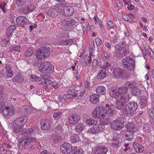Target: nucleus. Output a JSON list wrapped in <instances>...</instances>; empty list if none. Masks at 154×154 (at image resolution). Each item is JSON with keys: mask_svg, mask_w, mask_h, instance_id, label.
<instances>
[{"mask_svg": "<svg viewBox=\"0 0 154 154\" xmlns=\"http://www.w3.org/2000/svg\"><path fill=\"white\" fill-rule=\"evenodd\" d=\"M106 70L103 69L100 71L99 73L97 76V78L99 80L102 79L106 77Z\"/></svg>", "mask_w": 154, "mask_h": 154, "instance_id": "obj_30", "label": "nucleus"}, {"mask_svg": "<svg viewBox=\"0 0 154 154\" xmlns=\"http://www.w3.org/2000/svg\"><path fill=\"white\" fill-rule=\"evenodd\" d=\"M69 26H67L66 28V30L67 31H71L76 23V21L74 20L69 19Z\"/></svg>", "mask_w": 154, "mask_h": 154, "instance_id": "obj_32", "label": "nucleus"}, {"mask_svg": "<svg viewBox=\"0 0 154 154\" xmlns=\"http://www.w3.org/2000/svg\"><path fill=\"white\" fill-rule=\"evenodd\" d=\"M125 119L124 117H120L117 119L113 121L110 124L111 128L114 130H120L124 127V123L125 122Z\"/></svg>", "mask_w": 154, "mask_h": 154, "instance_id": "obj_3", "label": "nucleus"}, {"mask_svg": "<svg viewBox=\"0 0 154 154\" xmlns=\"http://www.w3.org/2000/svg\"><path fill=\"white\" fill-rule=\"evenodd\" d=\"M49 76L48 75H45L43 77H42V84L44 85H49L52 83V81L49 80Z\"/></svg>", "mask_w": 154, "mask_h": 154, "instance_id": "obj_24", "label": "nucleus"}, {"mask_svg": "<svg viewBox=\"0 0 154 154\" xmlns=\"http://www.w3.org/2000/svg\"><path fill=\"white\" fill-rule=\"evenodd\" d=\"M86 123L88 125H96L97 123V121L93 118H90L87 119L85 121Z\"/></svg>", "mask_w": 154, "mask_h": 154, "instance_id": "obj_39", "label": "nucleus"}, {"mask_svg": "<svg viewBox=\"0 0 154 154\" xmlns=\"http://www.w3.org/2000/svg\"><path fill=\"white\" fill-rule=\"evenodd\" d=\"M147 53L148 54L150 57H153L154 55V53L151 49L149 47H148L147 48Z\"/></svg>", "mask_w": 154, "mask_h": 154, "instance_id": "obj_53", "label": "nucleus"}, {"mask_svg": "<svg viewBox=\"0 0 154 154\" xmlns=\"http://www.w3.org/2000/svg\"><path fill=\"white\" fill-rule=\"evenodd\" d=\"M31 79L35 81L38 84H42V77L41 78H39L35 75H32Z\"/></svg>", "mask_w": 154, "mask_h": 154, "instance_id": "obj_44", "label": "nucleus"}, {"mask_svg": "<svg viewBox=\"0 0 154 154\" xmlns=\"http://www.w3.org/2000/svg\"><path fill=\"white\" fill-rule=\"evenodd\" d=\"M80 120V116L78 115L74 114L71 115L69 118V122L72 125L76 124Z\"/></svg>", "mask_w": 154, "mask_h": 154, "instance_id": "obj_14", "label": "nucleus"}, {"mask_svg": "<svg viewBox=\"0 0 154 154\" xmlns=\"http://www.w3.org/2000/svg\"><path fill=\"white\" fill-rule=\"evenodd\" d=\"M126 85L127 86H128L130 88H132L135 87V85L134 83L132 82L128 81L126 83Z\"/></svg>", "mask_w": 154, "mask_h": 154, "instance_id": "obj_52", "label": "nucleus"}, {"mask_svg": "<svg viewBox=\"0 0 154 154\" xmlns=\"http://www.w3.org/2000/svg\"><path fill=\"white\" fill-rule=\"evenodd\" d=\"M103 126L104 127V125H100V126L96 125L95 127L96 129V131L97 133H98L100 131H102Z\"/></svg>", "mask_w": 154, "mask_h": 154, "instance_id": "obj_57", "label": "nucleus"}, {"mask_svg": "<svg viewBox=\"0 0 154 154\" xmlns=\"http://www.w3.org/2000/svg\"><path fill=\"white\" fill-rule=\"evenodd\" d=\"M134 137V133L129 131L125 132V139L128 141H132Z\"/></svg>", "mask_w": 154, "mask_h": 154, "instance_id": "obj_22", "label": "nucleus"}, {"mask_svg": "<svg viewBox=\"0 0 154 154\" xmlns=\"http://www.w3.org/2000/svg\"><path fill=\"white\" fill-rule=\"evenodd\" d=\"M70 141L72 143H74L78 142L79 140V136L76 134H74L70 137Z\"/></svg>", "mask_w": 154, "mask_h": 154, "instance_id": "obj_34", "label": "nucleus"}, {"mask_svg": "<svg viewBox=\"0 0 154 154\" xmlns=\"http://www.w3.org/2000/svg\"><path fill=\"white\" fill-rule=\"evenodd\" d=\"M94 20L95 22L96 25H97V23L100 28L102 29L103 28V26L102 24L101 21L97 16H94Z\"/></svg>", "mask_w": 154, "mask_h": 154, "instance_id": "obj_37", "label": "nucleus"}, {"mask_svg": "<svg viewBox=\"0 0 154 154\" xmlns=\"http://www.w3.org/2000/svg\"><path fill=\"white\" fill-rule=\"evenodd\" d=\"M62 113L60 111H55L53 115V117L55 119L57 120L61 116Z\"/></svg>", "mask_w": 154, "mask_h": 154, "instance_id": "obj_42", "label": "nucleus"}, {"mask_svg": "<svg viewBox=\"0 0 154 154\" xmlns=\"http://www.w3.org/2000/svg\"><path fill=\"white\" fill-rule=\"evenodd\" d=\"M7 106H6L4 102H0V112L4 113V110L6 109Z\"/></svg>", "mask_w": 154, "mask_h": 154, "instance_id": "obj_43", "label": "nucleus"}, {"mask_svg": "<svg viewBox=\"0 0 154 154\" xmlns=\"http://www.w3.org/2000/svg\"><path fill=\"white\" fill-rule=\"evenodd\" d=\"M11 69V66L9 64H6L5 66V69L6 70V72L12 71Z\"/></svg>", "mask_w": 154, "mask_h": 154, "instance_id": "obj_62", "label": "nucleus"}, {"mask_svg": "<svg viewBox=\"0 0 154 154\" xmlns=\"http://www.w3.org/2000/svg\"><path fill=\"white\" fill-rule=\"evenodd\" d=\"M96 91L98 94L103 95L106 93V88L103 86H99L97 88Z\"/></svg>", "mask_w": 154, "mask_h": 154, "instance_id": "obj_35", "label": "nucleus"}, {"mask_svg": "<svg viewBox=\"0 0 154 154\" xmlns=\"http://www.w3.org/2000/svg\"><path fill=\"white\" fill-rule=\"evenodd\" d=\"M6 74L7 77L11 78L13 76V73L12 71H10L6 72Z\"/></svg>", "mask_w": 154, "mask_h": 154, "instance_id": "obj_63", "label": "nucleus"}, {"mask_svg": "<svg viewBox=\"0 0 154 154\" xmlns=\"http://www.w3.org/2000/svg\"><path fill=\"white\" fill-rule=\"evenodd\" d=\"M139 99L140 101V104L141 108H144L147 103V97L144 96H141L139 97Z\"/></svg>", "mask_w": 154, "mask_h": 154, "instance_id": "obj_28", "label": "nucleus"}, {"mask_svg": "<svg viewBox=\"0 0 154 154\" xmlns=\"http://www.w3.org/2000/svg\"><path fill=\"white\" fill-rule=\"evenodd\" d=\"M12 51H15L17 52H20L21 51V47L19 46H16L11 48Z\"/></svg>", "mask_w": 154, "mask_h": 154, "instance_id": "obj_54", "label": "nucleus"}, {"mask_svg": "<svg viewBox=\"0 0 154 154\" xmlns=\"http://www.w3.org/2000/svg\"><path fill=\"white\" fill-rule=\"evenodd\" d=\"M95 47L94 41L91 42L90 46V51L91 54H92V53L93 52L94 50Z\"/></svg>", "mask_w": 154, "mask_h": 154, "instance_id": "obj_49", "label": "nucleus"}, {"mask_svg": "<svg viewBox=\"0 0 154 154\" xmlns=\"http://www.w3.org/2000/svg\"><path fill=\"white\" fill-rule=\"evenodd\" d=\"M75 90L73 89H72L68 90V94L72 96V97H76L77 96V94L75 93Z\"/></svg>", "mask_w": 154, "mask_h": 154, "instance_id": "obj_45", "label": "nucleus"}, {"mask_svg": "<svg viewBox=\"0 0 154 154\" xmlns=\"http://www.w3.org/2000/svg\"><path fill=\"white\" fill-rule=\"evenodd\" d=\"M115 107L114 105L111 104L110 105L106 104L105 107L106 115V114L108 116H111L112 115L113 111Z\"/></svg>", "mask_w": 154, "mask_h": 154, "instance_id": "obj_16", "label": "nucleus"}, {"mask_svg": "<svg viewBox=\"0 0 154 154\" xmlns=\"http://www.w3.org/2000/svg\"><path fill=\"white\" fill-rule=\"evenodd\" d=\"M108 151L107 148L102 146H97L94 150L95 154H106Z\"/></svg>", "mask_w": 154, "mask_h": 154, "instance_id": "obj_15", "label": "nucleus"}, {"mask_svg": "<svg viewBox=\"0 0 154 154\" xmlns=\"http://www.w3.org/2000/svg\"><path fill=\"white\" fill-rule=\"evenodd\" d=\"M129 144L128 143H125L124 145V146L125 147V149H124L123 151L126 152L127 150H130L131 149L130 147L129 146Z\"/></svg>", "mask_w": 154, "mask_h": 154, "instance_id": "obj_61", "label": "nucleus"}, {"mask_svg": "<svg viewBox=\"0 0 154 154\" xmlns=\"http://www.w3.org/2000/svg\"><path fill=\"white\" fill-rule=\"evenodd\" d=\"M16 29L15 26H11L8 28L6 31L7 36L8 37L10 36L12 34L13 31Z\"/></svg>", "mask_w": 154, "mask_h": 154, "instance_id": "obj_31", "label": "nucleus"}, {"mask_svg": "<svg viewBox=\"0 0 154 154\" xmlns=\"http://www.w3.org/2000/svg\"><path fill=\"white\" fill-rule=\"evenodd\" d=\"M26 0H16V3L17 6H21L25 3Z\"/></svg>", "mask_w": 154, "mask_h": 154, "instance_id": "obj_50", "label": "nucleus"}, {"mask_svg": "<svg viewBox=\"0 0 154 154\" xmlns=\"http://www.w3.org/2000/svg\"><path fill=\"white\" fill-rule=\"evenodd\" d=\"M122 46L119 45H116L115 47L116 52L115 53V55L118 57H123V54H121L122 52Z\"/></svg>", "mask_w": 154, "mask_h": 154, "instance_id": "obj_20", "label": "nucleus"}, {"mask_svg": "<svg viewBox=\"0 0 154 154\" xmlns=\"http://www.w3.org/2000/svg\"><path fill=\"white\" fill-rule=\"evenodd\" d=\"M7 5V4L5 2H3L2 4H0V7L3 10L4 12L5 11V10L7 9L6 8V6Z\"/></svg>", "mask_w": 154, "mask_h": 154, "instance_id": "obj_55", "label": "nucleus"}, {"mask_svg": "<svg viewBox=\"0 0 154 154\" xmlns=\"http://www.w3.org/2000/svg\"><path fill=\"white\" fill-rule=\"evenodd\" d=\"M28 117L26 116H22L16 119L14 121L15 124L19 125L21 127L24 126L28 120Z\"/></svg>", "mask_w": 154, "mask_h": 154, "instance_id": "obj_13", "label": "nucleus"}, {"mask_svg": "<svg viewBox=\"0 0 154 154\" xmlns=\"http://www.w3.org/2000/svg\"><path fill=\"white\" fill-rule=\"evenodd\" d=\"M84 124L82 123L78 124L75 128V131L78 133L81 132L84 128Z\"/></svg>", "mask_w": 154, "mask_h": 154, "instance_id": "obj_38", "label": "nucleus"}, {"mask_svg": "<svg viewBox=\"0 0 154 154\" xmlns=\"http://www.w3.org/2000/svg\"><path fill=\"white\" fill-rule=\"evenodd\" d=\"M131 97L129 94H125L121 95L119 98V101L125 103L129 101Z\"/></svg>", "mask_w": 154, "mask_h": 154, "instance_id": "obj_27", "label": "nucleus"}, {"mask_svg": "<svg viewBox=\"0 0 154 154\" xmlns=\"http://www.w3.org/2000/svg\"><path fill=\"white\" fill-rule=\"evenodd\" d=\"M102 56L104 60H108L109 57V54L106 52H103L102 53Z\"/></svg>", "mask_w": 154, "mask_h": 154, "instance_id": "obj_48", "label": "nucleus"}, {"mask_svg": "<svg viewBox=\"0 0 154 154\" xmlns=\"http://www.w3.org/2000/svg\"><path fill=\"white\" fill-rule=\"evenodd\" d=\"M105 107L102 106H98L96 108L93 112V116L95 118L103 119L106 116Z\"/></svg>", "mask_w": 154, "mask_h": 154, "instance_id": "obj_7", "label": "nucleus"}, {"mask_svg": "<svg viewBox=\"0 0 154 154\" xmlns=\"http://www.w3.org/2000/svg\"><path fill=\"white\" fill-rule=\"evenodd\" d=\"M110 95L112 98L116 99L119 97L120 94L118 89L112 88L109 93Z\"/></svg>", "mask_w": 154, "mask_h": 154, "instance_id": "obj_26", "label": "nucleus"}, {"mask_svg": "<svg viewBox=\"0 0 154 154\" xmlns=\"http://www.w3.org/2000/svg\"><path fill=\"white\" fill-rule=\"evenodd\" d=\"M50 54L49 48L43 47L38 50L36 57L38 60H42L44 58L48 57Z\"/></svg>", "mask_w": 154, "mask_h": 154, "instance_id": "obj_5", "label": "nucleus"}, {"mask_svg": "<svg viewBox=\"0 0 154 154\" xmlns=\"http://www.w3.org/2000/svg\"><path fill=\"white\" fill-rule=\"evenodd\" d=\"M131 92L134 96H137L141 93V91L137 88L135 87L132 88Z\"/></svg>", "mask_w": 154, "mask_h": 154, "instance_id": "obj_36", "label": "nucleus"}, {"mask_svg": "<svg viewBox=\"0 0 154 154\" xmlns=\"http://www.w3.org/2000/svg\"><path fill=\"white\" fill-rule=\"evenodd\" d=\"M144 150V148L142 146L140 145L138 146V148H137V151H136V152H142Z\"/></svg>", "mask_w": 154, "mask_h": 154, "instance_id": "obj_59", "label": "nucleus"}, {"mask_svg": "<svg viewBox=\"0 0 154 154\" xmlns=\"http://www.w3.org/2000/svg\"><path fill=\"white\" fill-rule=\"evenodd\" d=\"M24 80L23 75L20 73L17 74L12 78V81L14 82H22Z\"/></svg>", "mask_w": 154, "mask_h": 154, "instance_id": "obj_21", "label": "nucleus"}, {"mask_svg": "<svg viewBox=\"0 0 154 154\" xmlns=\"http://www.w3.org/2000/svg\"><path fill=\"white\" fill-rule=\"evenodd\" d=\"M83 150L82 149L77 146H73L72 149V154H83Z\"/></svg>", "mask_w": 154, "mask_h": 154, "instance_id": "obj_29", "label": "nucleus"}, {"mask_svg": "<svg viewBox=\"0 0 154 154\" xmlns=\"http://www.w3.org/2000/svg\"><path fill=\"white\" fill-rule=\"evenodd\" d=\"M25 14H28L30 12L27 6L23 8L21 10Z\"/></svg>", "mask_w": 154, "mask_h": 154, "instance_id": "obj_58", "label": "nucleus"}, {"mask_svg": "<svg viewBox=\"0 0 154 154\" xmlns=\"http://www.w3.org/2000/svg\"><path fill=\"white\" fill-rule=\"evenodd\" d=\"M99 96L97 94L91 95L90 97V100L93 104H96L98 103L99 101Z\"/></svg>", "mask_w": 154, "mask_h": 154, "instance_id": "obj_23", "label": "nucleus"}, {"mask_svg": "<svg viewBox=\"0 0 154 154\" xmlns=\"http://www.w3.org/2000/svg\"><path fill=\"white\" fill-rule=\"evenodd\" d=\"M112 143L111 146L114 148H119L121 145L122 140L119 138H117L114 136L111 140Z\"/></svg>", "mask_w": 154, "mask_h": 154, "instance_id": "obj_12", "label": "nucleus"}, {"mask_svg": "<svg viewBox=\"0 0 154 154\" xmlns=\"http://www.w3.org/2000/svg\"><path fill=\"white\" fill-rule=\"evenodd\" d=\"M41 129L44 130H48L51 128L50 125L52 123L51 119H46L42 120L41 122Z\"/></svg>", "mask_w": 154, "mask_h": 154, "instance_id": "obj_11", "label": "nucleus"}, {"mask_svg": "<svg viewBox=\"0 0 154 154\" xmlns=\"http://www.w3.org/2000/svg\"><path fill=\"white\" fill-rule=\"evenodd\" d=\"M128 109L127 108L123 112L128 117H131L134 115L132 112L136 111L138 108L137 104L134 102L130 101L127 105Z\"/></svg>", "mask_w": 154, "mask_h": 154, "instance_id": "obj_4", "label": "nucleus"}, {"mask_svg": "<svg viewBox=\"0 0 154 154\" xmlns=\"http://www.w3.org/2000/svg\"><path fill=\"white\" fill-rule=\"evenodd\" d=\"M73 146L68 143L63 144L60 146V149L61 152L65 154H70Z\"/></svg>", "mask_w": 154, "mask_h": 154, "instance_id": "obj_9", "label": "nucleus"}, {"mask_svg": "<svg viewBox=\"0 0 154 154\" xmlns=\"http://www.w3.org/2000/svg\"><path fill=\"white\" fill-rule=\"evenodd\" d=\"M54 68L50 63L45 62L42 63L39 68V71L42 73H50L54 71Z\"/></svg>", "mask_w": 154, "mask_h": 154, "instance_id": "obj_6", "label": "nucleus"}, {"mask_svg": "<svg viewBox=\"0 0 154 154\" xmlns=\"http://www.w3.org/2000/svg\"><path fill=\"white\" fill-rule=\"evenodd\" d=\"M13 127L14 133L16 134L20 133V134H22L23 135L19 140L18 143L19 144L25 146L28 145L31 142H34L36 140L35 138L30 137L29 136L36 131H38L37 128L33 127L22 129L21 127L16 124L14 125Z\"/></svg>", "mask_w": 154, "mask_h": 154, "instance_id": "obj_1", "label": "nucleus"}, {"mask_svg": "<svg viewBox=\"0 0 154 154\" xmlns=\"http://www.w3.org/2000/svg\"><path fill=\"white\" fill-rule=\"evenodd\" d=\"M33 52L31 50H28L25 53V55L28 57L31 56L33 54Z\"/></svg>", "mask_w": 154, "mask_h": 154, "instance_id": "obj_56", "label": "nucleus"}, {"mask_svg": "<svg viewBox=\"0 0 154 154\" xmlns=\"http://www.w3.org/2000/svg\"><path fill=\"white\" fill-rule=\"evenodd\" d=\"M120 94H125L127 93L128 88L126 87H122L118 89Z\"/></svg>", "mask_w": 154, "mask_h": 154, "instance_id": "obj_41", "label": "nucleus"}, {"mask_svg": "<svg viewBox=\"0 0 154 154\" xmlns=\"http://www.w3.org/2000/svg\"><path fill=\"white\" fill-rule=\"evenodd\" d=\"M123 18L125 21H127L129 22H131L133 21V19L129 16L124 15L123 16Z\"/></svg>", "mask_w": 154, "mask_h": 154, "instance_id": "obj_47", "label": "nucleus"}, {"mask_svg": "<svg viewBox=\"0 0 154 154\" xmlns=\"http://www.w3.org/2000/svg\"><path fill=\"white\" fill-rule=\"evenodd\" d=\"M127 127V131H129L134 133L137 131V128L135 127L133 123L128 124Z\"/></svg>", "mask_w": 154, "mask_h": 154, "instance_id": "obj_33", "label": "nucleus"}, {"mask_svg": "<svg viewBox=\"0 0 154 154\" xmlns=\"http://www.w3.org/2000/svg\"><path fill=\"white\" fill-rule=\"evenodd\" d=\"M116 4L117 7L119 9H121L122 7V3L119 1H117L116 2Z\"/></svg>", "mask_w": 154, "mask_h": 154, "instance_id": "obj_64", "label": "nucleus"}, {"mask_svg": "<svg viewBox=\"0 0 154 154\" xmlns=\"http://www.w3.org/2000/svg\"><path fill=\"white\" fill-rule=\"evenodd\" d=\"M69 19L68 18L62 20L61 21L60 25L64 27H65L66 29L67 26H69Z\"/></svg>", "mask_w": 154, "mask_h": 154, "instance_id": "obj_40", "label": "nucleus"}, {"mask_svg": "<svg viewBox=\"0 0 154 154\" xmlns=\"http://www.w3.org/2000/svg\"><path fill=\"white\" fill-rule=\"evenodd\" d=\"M123 67L129 70H133L135 69V62L131 58L127 57L122 60V61Z\"/></svg>", "mask_w": 154, "mask_h": 154, "instance_id": "obj_2", "label": "nucleus"}, {"mask_svg": "<svg viewBox=\"0 0 154 154\" xmlns=\"http://www.w3.org/2000/svg\"><path fill=\"white\" fill-rule=\"evenodd\" d=\"M27 6L30 12L32 11L35 8V6L32 4H29L27 5Z\"/></svg>", "mask_w": 154, "mask_h": 154, "instance_id": "obj_51", "label": "nucleus"}, {"mask_svg": "<svg viewBox=\"0 0 154 154\" xmlns=\"http://www.w3.org/2000/svg\"><path fill=\"white\" fill-rule=\"evenodd\" d=\"M61 9L57 6H55L53 8L50 9L47 12V14L50 17H55L58 14V13L61 11Z\"/></svg>", "mask_w": 154, "mask_h": 154, "instance_id": "obj_10", "label": "nucleus"}, {"mask_svg": "<svg viewBox=\"0 0 154 154\" xmlns=\"http://www.w3.org/2000/svg\"><path fill=\"white\" fill-rule=\"evenodd\" d=\"M124 103L118 100L116 103L117 108L124 111H125L127 108V106L125 105Z\"/></svg>", "mask_w": 154, "mask_h": 154, "instance_id": "obj_25", "label": "nucleus"}, {"mask_svg": "<svg viewBox=\"0 0 154 154\" xmlns=\"http://www.w3.org/2000/svg\"><path fill=\"white\" fill-rule=\"evenodd\" d=\"M63 99L64 100H68L70 98H72V96L70 95L69 94H64L63 97Z\"/></svg>", "mask_w": 154, "mask_h": 154, "instance_id": "obj_60", "label": "nucleus"}, {"mask_svg": "<svg viewBox=\"0 0 154 154\" xmlns=\"http://www.w3.org/2000/svg\"><path fill=\"white\" fill-rule=\"evenodd\" d=\"M16 21L18 25L23 26L26 24L27 22V20L25 17L20 16L16 18Z\"/></svg>", "mask_w": 154, "mask_h": 154, "instance_id": "obj_19", "label": "nucleus"}, {"mask_svg": "<svg viewBox=\"0 0 154 154\" xmlns=\"http://www.w3.org/2000/svg\"><path fill=\"white\" fill-rule=\"evenodd\" d=\"M74 12V9L71 7H65L63 9V13L66 16H71Z\"/></svg>", "mask_w": 154, "mask_h": 154, "instance_id": "obj_17", "label": "nucleus"}, {"mask_svg": "<svg viewBox=\"0 0 154 154\" xmlns=\"http://www.w3.org/2000/svg\"><path fill=\"white\" fill-rule=\"evenodd\" d=\"M124 70L119 68L115 69L113 72L114 76L116 78L121 77L123 76Z\"/></svg>", "mask_w": 154, "mask_h": 154, "instance_id": "obj_18", "label": "nucleus"}, {"mask_svg": "<svg viewBox=\"0 0 154 154\" xmlns=\"http://www.w3.org/2000/svg\"><path fill=\"white\" fill-rule=\"evenodd\" d=\"M15 112V110L14 106L12 105L11 104L7 106L6 109L4 110L3 115L6 119H9L14 115Z\"/></svg>", "mask_w": 154, "mask_h": 154, "instance_id": "obj_8", "label": "nucleus"}, {"mask_svg": "<svg viewBox=\"0 0 154 154\" xmlns=\"http://www.w3.org/2000/svg\"><path fill=\"white\" fill-rule=\"evenodd\" d=\"M151 129L150 126L148 124H146L144 125L143 127V130L146 132H149Z\"/></svg>", "mask_w": 154, "mask_h": 154, "instance_id": "obj_46", "label": "nucleus"}]
</instances>
